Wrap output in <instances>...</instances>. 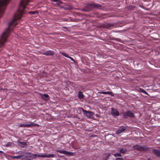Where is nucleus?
<instances>
[{"instance_id":"nucleus-1","label":"nucleus","mask_w":160,"mask_h":160,"mask_svg":"<svg viewBox=\"0 0 160 160\" xmlns=\"http://www.w3.org/2000/svg\"><path fill=\"white\" fill-rule=\"evenodd\" d=\"M32 0H21L19 8L14 16L13 19L12 20L9 24H17L18 20L20 19L24 13V10L26 9H29L28 7L29 5V3L32 2Z\"/></svg>"},{"instance_id":"nucleus-2","label":"nucleus","mask_w":160,"mask_h":160,"mask_svg":"<svg viewBox=\"0 0 160 160\" xmlns=\"http://www.w3.org/2000/svg\"><path fill=\"white\" fill-rule=\"evenodd\" d=\"M29 157L28 158V159H30L32 158V159H34L36 158L42 157L44 158V154H33L31 153H29L27 156Z\"/></svg>"},{"instance_id":"nucleus-3","label":"nucleus","mask_w":160,"mask_h":160,"mask_svg":"<svg viewBox=\"0 0 160 160\" xmlns=\"http://www.w3.org/2000/svg\"><path fill=\"white\" fill-rule=\"evenodd\" d=\"M83 112L88 118H93L94 117V113L92 112L83 110Z\"/></svg>"},{"instance_id":"nucleus-4","label":"nucleus","mask_w":160,"mask_h":160,"mask_svg":"<svg viewBox=\"0 0 160 160\" xmlns=\"http://www.w3.org/2000/svg\"><path fill=\"white\" fill-rule=\"evenodd\" d=\"M123 116L124 118H127L128 117L131 118L133 117L134 115L131 111H128L123 113Z\"/></svg>"},{"instance_id":"nucleus-5","label":"nucleus","mask_w":160,"mask_h":160,"mask_svg":"<svg viewBox=\"0 0 160 160\" xmlns=\"http://www.w3.org/2000/svg\"><path fill=\"white\" fill-rule=\"evenodd\" d=\"M133 148L135 150L138 151H142L148 149L147 148L142 147L139 145H136L133 146Z\"/></svg>"},{"instance_id":"nucleus-6","label":"nucleus","mask_w":160,"mask_h":160,"mask_svg":"<svg viewBox=\"0 0 160 160\" xmlns=\"http://www.w3.org/2000/svg\"><path fill=\"white\" fill-rule=\"evenodd\" d=\"M111 113L114 116H118L119 115V112L116 109L112 108L111 109Z\"/></svg>"},{"instance_id":"nucleus-7","label":"nucleus","mask_w":160,"mask_h":160,"mask_svg":"<svg viewBox=\"0 0 160 160\" xmlns=\"http://www.w3.org/2000/svg\"><path fill=\"white\" fill-rule=\"evenodd\" d=\"M126 129L125 128L123 127L122 126L119 128L118 129L116 132V134H119L123 132Z\"/></svg>"},{"instance_id":"nucleus-8","label":"nucleus","mask_w":160,"mask_h":160,"mask_svg":"<svg viewBox=\"0 0 160 160\" xmlns=\"http://www.w3.org/2000/svg\"><path fill=\"white\" fill-rule=\"evenodd\" d=\"M89 7L92 8H97L100 9L101 6L99 4L92 3L88 5Z\"/></svg>"},{"instance_id":"nucleus-9","label":"nucleus","mask_w":160,"mask_h":160,"mask_svg":"<svg viewBox=\"0 0 160 160\" xmlns=\"http://www.w3.org/2000/svg\"><path fill=\"white\" fill-rule=\"evenodd\" d=\"M99 93L102 94H108L112 96H114V94L112 92H99Z\"/></svg>"},{"instance_id":"nucleus-10","label":"nucleus","mask_w":160,"mask_h":160,"mask_svg":"<svg viewBox=\"0 0 160 160\" xmlns=\"http://www.w3.org/2000/svg\"><path fill=\"white\" fill-rule=\"evenodd\" d=\"M39 126V125L38 124L33 123L32 122H30L29 124H27V128L31 127L34 126Z\"/></svg>"},{"instance_id":"nucleus-11","label":"nucleus","mask_w":160,"mask_h":160,"mask_svg":"<svg viewBox=\"0 0 160 160\" xmlns=\"http://www.w3.org/2000/svg\"><path fill=\"white\" fill-rule=\"evenodd\" d=\"M153 152L156 155L160 156V150L157 149H154L153 150Z\"/></svg>"},{"instance_id":"nucleus-12","label":"nucleus","mask_w":160,"mask_h":160,"mask_svg":"<svg viewBox=\"0 0 160 160\" xmlns=\"http://www.w3.org/2000/svg\"><path fill=\"white\" fill-rule=\"evenodd\" d=\"M43 54L47 56L52 55L53 54V52L51 51H47L44 52Z\"/></svg>"},{"instance_id":"nucleus-13","label":"nucleus","mask_w":160,"mask_h":160,"mask_svg":"<svg viewBox=\"0 0 160 160\" xmlns=\"http://www.w3.org/2000/svg\"><path fill=\"white\" fill-rule=\"evenodd\" d=\"M55 155H56L54 154H48L47 155L44 154V158H53L55 156Z\"/></svg>"},{"instance_id":"nucleus-14","label":"nucleus","mask_w":160,"mask_h":160,"mask_svg":"<svg viewBox=\"0 0 160 160\" xmlns=\"http://www.w3.org/2000/svg\"><path fill=\"white\" fill-rule=\"evenodd\" d=\"M49 97V96L47 94H44L42 96V98L45 100L48 99V98Z\"/></svg>"},{"instance_id":"nucleus-15","label":"nucleus","mask_w":160,"mask_h":160,"mask_svg":"<svg viewBox=\"0 0 160 160\" xmlns=\"http://www.w3.org/2000/svg\"><path fill=\"white\" fill-rule=\"evenodd\" d=\"M73 153L70 152L65 151L64 154L68 156L69 155H72Z\"/></svg>"},{"instance_id":"nucleus-16","label":"nucleus","mask_w":160,"mask_h":160,"mask_svg":"<svg viewBox=\"0 0 160 160\" xmlns=\"http://www.w3.org/2000/svg\"><path fill=\"white\" fill-rule=\"evenodd\" d=\"M78 97L80 98H82L84 97V95L81 92H78Z\"/></svg>"},{"instance_id":"nucleus-17","label":"nucleus","mask_w":160,"mask_h":160,"mask_svg":"<svg viewBox=\"0 0 160 160\" xmlns=\"http://www.w3.org/2000/svg\"><path fill=\"white\" fill-rule=\"evenodd\" d=\"M62 54L63 56H65V57L69 58H70L72 61H73V59L72 58L69 57L67 54L65 52H62Z\"/></svg>"},{"instance_id":"nucleus-18","label":"nucleus","mask_w":160,"mask_h":160,"mask_svg":"<svg viewBox=\"0 0 160 160\" xmlns=\"http://www.w3.org/2000/svg\"><path fill=\"white\" fill-rule=\"evenodd\" d=\"M83 110H84L81 108H78L77 111V113L78 114H81V113L82 112H83Z\"/></svg>"},{"instance_id":"nucleus-19","label":"nucleus","mask_w":160,"mask_h":160,"mask_svg":"<svg viewBox=\"0 0 160 160\" xmlns=\"http://www.w3.org/2000/svg\"><path fill=\"white\" fill-rule=\"evenodd\" d=\"M22 157V156L21 155H19V156H12L11 158H15L16 159H18L19 158H20Z\"/></svg>"},{"instance_id":"nucleus-20","label":"nucleus","mask_w":160,"mask_h":160,"mask_svg":"<svg viewBox=\"0 0 160 160\" xmlns=\"http://www.w3.org/2000/svg\"><path fill=\"white\" fill-rule=\"evenodd\" d=\"M52 2H57L58 5H59L62 3L61 1H59V0H52Z\"/></svg>"},{"instance_id":"nucleus-21","label":"nucleus","mask_w":160,"mask_h":160,"mask_svg":"<svg viewBox=\"0 0 160 160\" xmlns=\"http://www.w3.org/2000/svg\"><path fill=\"white\" fill-rule=\"evenodd\" d=\"M57 152H58L61 154H64L65 151L64 150H57L56 151Z\"/></svg>"},{"instance_id":"nucleus-22","label":"nucleus","mask_w":160,"mask_h":160,"mask_svg":"<svg viewBox=\"0 0 160 160\" xmlns=\"http://www.w3.org/2000/svg\"><path fill=\"white\" fill-rule=\"evenodd\" d=\"M19 126L21 127H27V123L21 124H20Z\"/></svg>"},{"instance_id":"nucleus-23","label":"nucleus","mask_w":160,"mask_h":160,"mask_svg":"<svg viewBox=\"0 0 160 160\" xmlns=\"http://www.w3.org/2000/svg\"><path fill=\"white\" fill-rule=\"evenodd\" d=\"M126 151V150L123 148H121L120 150V152L121 153H123Z\"/></svg>"},{"instance_id":"nucleus-24","label":"nucleus","mask_w":160,"mask_h":160,"mask_svg":"<svg viewBox=\"0 0 160 160\" xmlns=\"http://www.w3.org/2000/svg\"><path fill=\"white\" fill-rule=\"evenodd\" d=\"M140 91L141 92H142L146 94H148L147 92L145 90H143L142 89H140Z\"/></svg>"},{"instance_id":"nucleus-25","label":"nucleus","mask_w":160,"mask_h":160,"mask_svg":"<svg viewBox=\"0 0 160 160\" xmlns=\"http://www.w3.org/2000/svg\"><path fill=\"white\" fill-rule=\"evenodd\" d=\"M114 156L115 157H121V155L120 153H115L114 155Z\"/></svg>"},{"instance_id":"nucleus-26","label":"nucleus","mask_w":160,"mask_h":160,"mask_svg":"<svg viewBox=\"0 0 160 160\" xmlns=\"http://www.w3.org/2000/svg\"><path fill=\"white\" fill-rule=\"evenodd\" d=\"M37 13V12L36 11H31V12H29V13L32 14H35Z\"/></svg>"},{"instance_id":"nucleus-27","label":"nucleus","mask_w":160,"mask_h":160,"mask_svg":"<svg viewBox=\"0 0 160 160\" xmlns=\"http://www.w3.org/2000/svg\"><path fill=\"white\" fill-rule=\"evenodd\" d=\"M116 160H123L122 158H117L116 159Z\"/></svg>"},{"instance_id":"nucleus-28","label":"nucleus","mask_w":160,"mask_h":160,"mask_svg":"<svg viewBox=\"0 0 160 160\" xmlns=\"http://www.w3.org/2000/svg\"><path fill=\"white\" fill-rule=\"evenodd\" d=\"M21 144H22V145H26V142H20Z\"/></svg>"},{"instance_id":"nucleus-29","label":"nucleus","mask_w":160,"mask_h":160,"mask_svg":"<svg viewBox=\"0 0 160 160\" xmlns=\"http://www.w3.org/2000/svg\"><path fill=\"white\" fill-rule=\"evenodd\" d=\"M0 152H1V153H4L2 151H0Z\"/></svg>"},{"instance_id":"nucleus-30","label":"nucleus","mask_w":160,"mask_h":160,"mask_svg":"<svg viewBox=\"0 0 160 160\" xmlns=\"http://www.w3.org/2000/svg\"><path fill=\"white\" fill-rule=\"evenodd\" d=\"M74 117V118H75V117L77 118V117L76 116Z\"/></svg>"}]
</instances>
